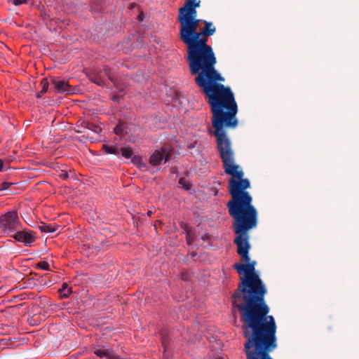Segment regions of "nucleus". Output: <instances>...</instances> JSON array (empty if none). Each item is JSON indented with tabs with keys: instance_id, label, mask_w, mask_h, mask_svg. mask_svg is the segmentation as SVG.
Returning <instances> with one entry per match:
<instances>
[{
	"instance_id": "27",
	"label": "nucleus",
	"mask_w": 359,
	"mask_h": 359,
	"mask_svg": "<svg viewBox=\"0 0 359 359\" xmlns=\"http://www.w3.org/2000/svg\"><path fill=\"white\" fill-rule=\"evenodd\" d=\"M13 1L15 6H19L26 2L25 0H13Z\"/></svg>"
},
{
	"instance_id": "1",
	"label": "nucleus",
	"mask_w": 359,
	"mask_h": 359,
	"mask_svg": "<svg viewBox=\"0 0 359 359\" xmlns=\"http://www.w3.org/2000/svg\"><path fill=\"white\" fill-rule=\"evenodd\" d=\"M188 61L191 74H198L196 83L201 88L210 107L212 129L209 133L216 139L217 149L222 162L235 159V152L226 128L238 126V105L229 86L220 82L225 79L215 69L216 58L211 46H187Z\"/></svg>"
},
{
	"instance_id": "22",
	"label": "nucleus",
	"mask_w": 359,
	"mask_h": 359,
	"mask_svg": "<svg viewBox=\"0 0 359 359\" xmlns=\"http://www.w3.org/2000/svg\"><path fill=\"white\" fill-rule=\"evenodd\" d=\"M103 72L104 73V74L109 78V79H110L111 81H114V79L112 77V76L111 75V71L109 69V68L108 67H104L103 69Z\"/></svg>"
},
{
	"instance_id": "20",
	"label": "nucleus",
	"mask_w": 359,
	"mask_h": 359,
	"mask_svg": "<svg viewBox=\"0 0 359 359\" xmlns=\"http://www.w3.org/2000/svg\"><path fill=\"white\" fill-rule=\"evenodd\" d=\"M38 267L43 270H49V264L46 261H42L38 263Z\"/></svg>"
},
{
	"instance_id": "29",
	"label": "nucleus",
	"mask_w": 359,
	"mask_h": 359,
	"mask_svg": "<svg viewBox=\"0 0 359 359\" xmlns=\"http://www.w3.org/2000/svg\"><path fill=\"white\" fill-rule=\"evenodd\" d=\"M4 166V161L0 159V172L2 171Z\"/></svg>"
},
{
	"instance_id": "32",
	"label": "nucleus",
	"mask_w": 359,
	"mask_h": 359,
	"mask_svg": "<svg viewBox=\"0 0 359 359\" xmlns=\"http://www.w3.org/2000/svg\"><path fill=\"white\" fill-rule=\"evenodd\" d=\"M147 214H148V215H149V216H150V215H151V211H149Z\"/></svg>"
},
{
	"instance_id": "23",
	"label": "nucleus",
	"mask_w": 359,
	"mask_h": 359,
	"mask_svg": "<svg viewBox=\"0 0 359 359\" xmlns=\"http://www.w3.org/2000/svg\"><path fill=\"white\" fill-rule=\"evenodd\" d=\"M59 176L62 180H67L69 177V174L67 172L62 171Z\"/></svg>"
},
{
	"instance_id": "13",
	"label": "nucleus",
	"mask_w": 359,
	"mask_h": 359,
	"mask_svg": "<svg viewBox=\"0 0 359 359\" xmlns=\"http://www.w3.org/2000/svg\"><path fill=\"white\" fill-rule=\"evenodd\" d=\"M102 149L107 154L114 155L119 154L118 148L116 145L104 144Z\"/></svg>"
},
{
	"instance_id": "30",
	"label": "nucleus",
	"mask_w": 359,
	"mask_h": 359,
	"mask_svg": "<svg viewBox=\"0 0 359 359\" xmlns=\"http://www.w3.org/2000/svg\"><path fill=\"white\" fill-rule=\"evenodd\" d=\"M46 47L47 46H41V50L43 52V53H45L46 51Z\"/></svg>"
},
{
	"instance_id": "7",
	"label": "nucleus",
	"mask_w": 359,
	"mask_h": 359,
	"mask_svg": "<svg viewBox=\"0 0 359 359\" xmlns=\"http://www.w3.org/2000/svg\"><path fill=\"white\" fill-rule=\"evenodd\" d=\"M171 149L169 145H163L161 149L156 150L149 158V163L153 166H157L162 163L163 161L166 163L170 158Z\"/></svg>"
},
{
	"instance_id": "2",
	"label": "nucleus",
	"mask_w": 359,
	"mask_h": 359,
	"mask_svg": "<svg viewBox=\"0 0 359 359\" xmlns=\"http://www.w3.org/2000/svg\"><path fill=\"white\" fill-rule=\"evenodd\" d=\"M222 163L225 173L231 176L229 180L231 200L226 205L229 215L233 219L232 229L236 234L233 243L237 247L236 252L241 261L245 262L253 274H257V262L250 261L249 256L251 248L249 231L255 229L258 224L257 210L252 205V197L246 191L250 187V182L248 178H243L244 172L235 159Z\"/></svg>"
},
{
	"instance_id": "21",
	"label": "nucleus",
	"mask_w": 359,
	"mask_h": 359,
	"mask_svg": "<svg viewBox=\"0 0 359 359\" xmlns=\"http://www.w3.org/2000/svg\"><path fill=\"white\" fill-rule=\"evenodd\" d=\"M142 161V158L140 156H134L132 157V162L135 165L141 164Z\"/></svg>"
},
{
	"instance_id": "11",
	"label": "nucleus",
	"mask_w": 359,
	"mask_h": 359,
	"mask_svg": "<svg viewBox=\"0 0 359 359\" xmlns=\"http://www.w3.org/2000/svg\"><path fill=\"white\" fill-rule=\"evenodd\" d=\"M93 353L100 358H106L107 359H114L115 355L112 351L103 348H95Z\"/></svg>"
},
{
	"instance_id": "15",
	"label": "nucleus",
	"mask_w": 359,
	"mask_h": 359,
	"mask_svg": "<svg viewBox=\"0 0 359 359\" xmlns=\"http://www.w3.org/2000/svg\"><path fill=\"white\" fill-rule=\"evenodd\" d=\"M114 133L118 135H123L124 133H127L126 130V126L123 123H119L115 128H114Z\"/></svg>"
},
{
	"instance_id": "28",
	"label": "nucleus",
	"mask_w": 359,
	"mask_h": 359,
	"mask_svg": "<svg viewBox=\"0 0 359 359\" xmlns=\"http://www.w3.org/2000/svg\"><path fill=\"white\" fill-rule=\"evenodd\" d=\"M187 243L188 245H191V239L190 238V236L188 235L187 237Z\"/></svg>"
},
{
	"instance_id": "5",
	"label": "nucleus",
	"mask_w": 359,
	"mask_h": 359,
	"mask_svg": "<svg viewBox=\"0 0 359 359\" xmlns=\"http://www.w3.org/2000/svg\"><path fill=\"white\" fill-rule=\"evenodd\" d=\"M200 6V0H186L184 6L179 8L180 39L185 45H196L198 39L196 29L199 20L196 19V8Z\"/></svg>"
},
{
	"instance_id": "24",
	"label": "nucleus",
	"mask_w": 359,
	"mask_h": 359,
	"mask_svg": "<svg viewBox=\"0 0 359 359\" xmlns=\"http://www.w3.org/2000/svg\"><path fill=\"white\" fill-rule=\"evenodd\" d=\"M17 189H18L17 187H12L8 189V194H16L18 192Z\"/></svg>"
},
{
	"instance_id": "26",
	"label": "nucleus",
	"mask_w": 359,
	"mask_h": 359,
	"mask_svg": "<svg viewBox=\"0 0 359 359\" xmlns=\"http://www.w3.org/2000/svg\"><path fill=\"white\" fill-rule=\"evenodd\" d=\"M179 183L180 184H182L185 188L186 190H189V187L188 185L185 184L184 180L183 178H180V179Z\"/></svg>"
},
{
	"instance_id": "17",
	"label": "nucleus",
	"mask_w": 359,
	"mask_h": 359,
	"mask_svg": "<svg viewBox=\"0 0 359 359\" xmlns=\"http://www.w3.org/2000/svg\"><path fill=\"white\" fill-rule=\"evenodd\" d=\"M18 183L16 182H4L0 184V191H8V189L12 187H18Z\"/></svg>"
},
{
	"instance_id": "9",
	"label": "nucleus",
	"mask_w": 359,
	"mask_h": 359,
	"mask_svg": "<svg viewBox=\"0 0 359 359\" xmlns=\"http://www.w3.org/2000/svg\"><path fill=\"white\" fill-rule=\"evenodd\" d=\"M215 31L216 28L212 22L205 21V27L198 32V39L196 45H207L208 37L213 35Z\"/></svg>"
},
{
	"instance_id": "31",
	"label": "nucleus",
	"mask_w": 359,
	"mask_h": 359,
	"mask_svg": "<svg viewBox=\"0 0 359 359\" xmlns=\"http://www.w3.org/2000/svg\"><path fill=\"white\" fill-rule=\"evenodd\" d=\"M43 93H41V91H40L39 93H37V95H36V97H37V98H40V97L42 96V95H43Z\"/></svg>"
},
{
	"instance_id": "3",
	"label": "nucleus",
	"mask_w": 359,
	"mask_h": 359,
	"mask_svg": "<svg viewBox=\"0 0 359 359\" xmlns=\"http://www.w3.org/2000/svg\"><path fill=\"white\" fill-rule=\"evenodd\" d=\"M233 268L243 275L232 295V304L240 313L241 323L272 317L264 298L267 289L259 275L253 274L246 264L235 263Z\"/></svg>"
},
{
	"instance_id": "18",
	"label": "nucleus",
	"mask_w": 359,
	"mask_h": 359,
	"mask_svg": "<svg viewBox=\"0 0 359 359\" xmlns=\"http://www.w3.org/2000/svg\"><path fill=\"white\" fill-rule=\"evenodd\" d=\"M90 81L100 86L105 85V81L101 76L98 75H94L90 78Z\"/></svg>"
},
{
	"instance_id": "19",
	"label": "nucleus",
	"mask_w": 359,
	"mask_h": 359,
	"mask_svg": "<svg viewBox=\"0 0 359 359\" xmlns=\"http://www.w3.org/2000/svg\"><path fill=\"white\" fill-rule=\"evenodd\" d=\"M41 85L42 86V89L41 90V93H45L47 92L49 83L46 78H43L41 81Z\"/></svg>"
},
{
	"instance_id": "6",
	"label": "nucleus",
	"mask_w": 359,
	"mask_h": 359,
	"mask_svg": "<svg viewBox=\"0 0 359 359\" xmlns=\"http://www.w3.org/2000/svg\"><path fill=\"white\" fill-rule=\"evenodd\" d=\"M0 227L8 233L16 231L21 227L17 211H10L0 217Z\"/></svg>"
},
{
	"instance_id": "16",
	"label": "nucleus",
	"mask_w": 359,
	"mask_h": 359,
	"mask_svg": "<svg viewBox=\"0 0 359 359\" xmlns=\"http://www.w3.org/2000/svg\"><path fill=\"white\" fill-rule=\"evenodd\" d=\"M122 156L128 159L133 157V151L131 147H123L121 148V150Z\"/></svg>"
},
{
	"instance_id": "10",
	"label": "nucleus",
	"mask_w": 359,
	"mask_h": 359,
	"mask_svg": "<svg viewBox=\"0 0 359 359\" xmlns=\"http://www.w3.org/2000/svg\"><path fill=\"white\" fill-rule=\"evenodd\" d=\"M50 82L58 93H65L68 95L74 92L69 83L65 80L60 79L59 77H51Z\"/></svg>"
},
{
	"instance_id": "12",
	"label": "nucleus",
	"mask_w": 359,
	"mask_h": 359,
	"mask_svg": "<svg viewBox=\"0 0 359 359\" xmlns=\"http://www.w3.org/2000/svg\"><path fill=\"white\" fill-rule=\"evenodd\" d=\"M38 228L41 232L45 233H53L57 229L51 224H46L44 222H40L38 224Z\"/></svg>"
},
{
	"instance_id": "8",
	"label": "nucleus",
	"mask_w": 359,
	"mask_h": 359,
	"mask_svg": "<svg viewBox=\"0 0 359 359\" xmlns=\"http://www.w3.org/2000/svg\"><path fill=\"white\" fill-rule=\"evenodd\" d=\"M12 237L26 246H31L36 241V233L31 230H17Z\"/></svg>"
},
{
	"instance_id": "25",
	"label": "nucleus",
	"mask_w": 359,
	"mask_h": 359,
	"mask_svg": "<svg viewBox=\"0 0 359 359\" xmlns=\"http://www.w3.org/2000/svg\"><path fill=\"white\" fill-rule=\"evenodd\" d=\"M122 97H123L122 94L114 95L112 97V100L114 101V102H118Z\"/></svg>"
},
{
	"instance_id": "4",
	"label": "nucleus",
	"mask_w": 359,
	"mask_h": 359,
	"mask_svg": "<svg viewBox=\"0 0 359 359\" xmlns=\"http://www.w3.org/2000/svg\"><path fill=\"white\" fill-rule=\"evenodd\" d=\"M241 327L246 339V359H273L270 353L278 346L277 325L273 316L242 323Z\"/></svg>"
},
{
	"instance_id": "14",
	"label": "nucleus",
	"mask_w": 359,
	"mask_h": 359,
	"mask_svg": "<svg viewBox=\"0 0 359 359\" xmlns=\"http://www.w3.org/2000/svg\"><path fill=\"white\" fill-rule=\"evenodd\" d=\"M60 292H61V296L63 298H67L69 295L72 293V287L68 286L67 283H64L62 285V288L59 290Z\"/></svg>"
}]
</instances>
